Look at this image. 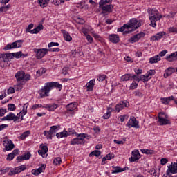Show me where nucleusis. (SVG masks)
I'll use <instances>...</instances> for the list:
<instances>
[{
  "instance_id": "1",
  "label": "nucleus",
  "mask_w": 177,
  "mask_h": 177,
  "mask_svg": "<svg viewBox=\"0 0 177 177\" xmlns=\"http://www.w3.org/2000/svg\"><path fill=\"white\" fill-rule=\"evenodd\" d=\"M52 88H57L59 91H62L63 86L57 82H51L46 83L45 86L38 91L40 97H46L49 96V92L52 91Z\"/></svg>"
},
{
  "instance_id": "2",
  "label": "nucleus",
  "mask_w": 177,
  "mask_h": 177,
  "mask_svg": "<svg viewBox=\"0 0 177 177\" xmlns=\"http://www.w3.org/2000/svg\"><path fill=\"white\" fill-rule=\"evenodd\" d=\"M147 12L149 16V19L150 20L149 26L151 27H156V26H157V21H158V20H161L162 15H161L156 8H149L147 10Z\"/></svg>"
},
{
  "instance_id": "3",
  "label": "nucleus",
  "mask_w": 177,
  "mask_h": 177,
  "mask_svg": "<svg viewBox=\"0 0 177 177\" xmlns=\"http://www.w3.org/2000/svg\"><path fill=\"white\" fill-rule=\"evenodd\" d=\"M60 129V125L52 126L49 131H44V135L47 139H52L53 136H56V133Z\"/></svg>"
},
{
  "instance_id": "4",
  "label": "nucleus",
  "mask_w": 177,
  "mask_h": 177,
  "mask_svg": "<svg viewBox=\"0 0 177 177\" xmlns=\"http://www.w3.org/2000/svg\"><path fill=\"white\" fill-rule=\"evenodd\" d=\"M99 7L102 10V15L104 13H111V12H113V9H114V6H113V4L104 3V1H100Z\"/></svg>"
},
{
  "instance_id": "5",
  "label": "nucleus",
  "mask_w": 177,
  "mask_h": 177,
  "mask_svg": "<svg viewBox=\"0 0 177 177\" xmlns=\"http://www.w3.org/2000/svg\"><path fill=\"white\" fill-rule=\"evenodd\" d=\"M3 139H4L3 141V145L5 147L3 149V151H10V150H13L15 148V144H13L12 140L9 139V137L8 136H5Z\"/></svg>"
},
{
  "instance_id": "6",
  "label": "nucleus",
  "mask_w": 177,
  "mask_h": 177,
  "mask_svg": "<svg viewBox=\"0 0 177 177\" xmlns=\"http://www.w3.org/2000/svg\"><path fill=\"white\" fill-rule=\"evenodd\" d=\"M140 26H142L140 21H138L135 18L130 19V21L127 24L129 31H130V32H132V31H135V30L139 28Z\"/></svg>"
},
{
  "instance_id": "7",
  "label": "nucleus",
  "mask_w": 177,
  "mask_h": 177,
  "mask_svg": "<svg viewBox=\"0 0 177 177\" xmlns=\"http://www.w3.org/2000/svg\"><path fill=\"white\" fill-rule=\"evenodd\" d=\"M158 122L160 125H169L171 124V122L168 120V115L162 112L158 114Z\"/></svg>"
},
{
  "instance_id": "8",
  "label": "nucleus",
  "mask_w": 177,
  "mask_h": 177,
  "mask_svg": "<svg viewBox=\"0 0 177 177\" xmlns=\"http://www.w3.org/2000/svg\"><path fill=\"white\" fill-rule=\"evenodd\" d=\"M21 44H23V41L17 40L13 42L12 44H7L4 48L3 50H9V49H15L16 48H21Z\"/></svg>"
},
{
  "instance_id": "9",
  "label": "nucleus",
  "mask_w": 177,
  "mask_h": 177,
  "mask_svg": "<svg viewBox=\"0 0 177 177\" xmlns=\"http://www.w3.org/2000/svg\"><path fill=\"white\" fill-rule=\"evenodd\" d=\"M132 80H136V81H141L142 77L139 78L136 75H133L131 74L127 73L121 77L122 81H132Z\"/></svg>"
},
{
  "instance_id": "10",
  "label": "nucleus",
  "mask_w": 177,
  "mask_h": 177,
  "mask_svg": "<svg viewBox=\"0 0 177 177\" xmlns=\"http://www.w3.org/2000/svg\"><path fill=\"white\" fill-rule=\"evenodd\" d=\"M35 53H36V57L37 59H42L46 53H48V49L47 48H41V49H34Z\"/></svg>"
},
{
  "instance_id": "11",
  "label": "nucleus",
  "mask_w": 177,
  "mask_h": 177,
  "mask_svg": "<svg viewBox=\"0 0 177 177\" xmlns=\"http://www.w3.org/2000/svg\"><path fill=\"white\" fill-rule=\"evenodd\" d=\"M127 127H129V128H139V122L136 120V118L133 117L132 118H130L129 122L127 123Z\"/></svg>"
},
{
  "instance_id": "12",
  "label": "nucleus",
  "mask_w": 177,
  "mask_h": 177,
  "mask_svg": "<svg viewBox=\"0 0 177 177\" xmlns=\"http://www.w3.org/2000/svg\"><path fill=\"white\" fill-rule=\"evenodd\" d=\"M27 107H28V103H26L24 104L23 109L19 113H17L15 117L18 118V120H20V115H21V121H23L25 115L27 114Z\"/></svg>"
},
{
  "instance_id": "13",
  "label": "nucleus",
  "mask_w": 177,
  "mask_h": 177,
  "mask_svg": "<svg viewBox=\"0 0 177 177\" xmlns=\"http://www.w3.org/2000/svg\"><path fill=\"white\" fill-rule=\"evenodd\" d=\"M145 37V33L144 32H140L138 34H136V35L131 37L129 39V42L131 44H134V42H138L139 39H141V38H143Z\"/></svg>"
},
{
  "instance_id": "14",
  "label": "nucleus",
  "mask_w": 177,
  "mask_h": 177,
  "mask_svg": "<svg viewBox=\"0 0 177 177\" xmlns=\"http://www.w3.org/2000/svg\"><path fill=\"white\" fill-rule=\"evenodd\" d=\"M140 158V153H139V150H136L132 151V156L129 158L130 162H135L138 161Z\"/></svg>"
},
{
  "instance_id": "15",
  "label": "nucleus",
  "mask_w": 177,
  "mask_h": 177,
  "mask_svg": "<svg viewBox=\"0 0 177 177\" xmlns=\"http://www.w3.org/2000/svg\"><path fill=\"white\" fill-rule=\"evenodd\" d=\"M45 168H46V165L42 164L41 165V167H39L38 169H33L32 170V174L35 176H38L39 174H41V172H44V171H45Z\"/></svg>"
},
{
  "instance_id": "16",
  "label": "nucleus",
  "mask_w": 177,
  "mask_h": 177,
  "mask_svg": "<svg viewBox=\"0 0 177 177\" xmlns=\"http://www.w3.org/2000/svg\"><path fill=\"white\" fill-rule=\"evenodd\" d=\"M127 104L128 102L126 100L120 102V103L115 105V111H117V113H120L121 110H124V109L127 107Z\"/></svg>"
},
{
  "instance_id": "17",
  "label": "nucleus",
  "mask_w": 177,
  "mask_h": 177,
  "mask_svg": "<svg viewBox=\"0 0 177 177\" xmlns=\"http://www.w3.org/2000/svg\"><path fill=\"white\" fill-rule=\"evenodd\" d=\"M12 54L10 53H3L0 54V62H8L12 60Z\"/></svg>"
},
{
  "instance_id": "18",
  "label": "nucleus",
  "mask_w": 177,
  "mask_h": 177,
  "mask_svg": "<svg viewBox=\"0 0 177 177\" xmlns=\"http://www.w3.org/2000/svg\"><path fill=\"white\" fill-rule=\"evenodd\" d=\"M1 120L2 121H17V120H19V118L16 117V115H15V113H10L6 117H3Z\"/></svg>"
},
{
  "instance_id": "19",
  "label": "nucleus",
  "mask_w": 177,
  "mask_h": 177,
  "mask_svg": "<svg viewBox=\"0 0 177 177\" xmlns=\"http://www.w3.org/2000/svg\"><path fill=\"white\" fill-rule=\"evenodd\" d=\"M31 158V153L27 152L26 153L17 157V162H21L24 160Z\"/></svg>"
},
{
  "instance_id": "20",
  "label": "nucleus",
  "mask_w": 177,
  "mask_h": 177,
  "mask_svg": "<svg viewBox=\"0 0 177 177\" xmlns=\"http://www.w3.org/2000/svg\"><path fill=\"white\" fill-rule=\"evenodd\" d=\"M95 84L96 82L95 80H91L84 86V88H86L88 92H92V91H93V86H95Z\"/></svg>"
},
{
  "instance_id": "21",
  "label": "nucleus",
  "mask_w": 177,
  "mask_h": 177,
  "mask_svg": "<svg viewBox=\"0 0 177 177\" xmlns=\"http://www.w3.org/2000/svg\"><path fill=\"white\" fill-rule=\"evenodd\" d=\"M109 39L112 44H118L120 42V36L115 34H111L109 35Z\"/></svg>"
},
{
  "instance_id": "22",
  "label": "nucleus",
  "mask_w": 177,
  "mask_h": 177,
  "mask_svg": "<svg viewBox=\"0 0 177 177\" xmlns=\"http://www.w3.org/2000/svg\"><path fill=\"white\" fill-rule=\"evenodd\" d=\"M28 56V54H24L21 51L17 53H11V57L12 59H20V57H27Z\"/></svg>"
},
{
  "instance_id": "23",
  "label": "nucleus",
  "mask_w": 177,
  "mask_h": 177,
  "mask_svg": "<svg viewBox=\"0 0 177 177\" xmlns=\"http://www.w3.org/2000/svg\"><path fill=\"white\" fill-rule=\"evenodd\" d=\"M57 107H59L57 104L53 103L45 105L44 109H46L48 111H55Z\"/></svg>"
},
{
  "instance_id": "24",
  "label": "nucleus",
  "mask_w": 177,
  "mask_h": 177,
  "mask_svg": "<svg viewBox=\"0 0 177 177\" xmlns=\"http://www.w3.org/2000/svg\"><path fill=\"white\" fill-rule=\"evenodd\" d=\"M165 35V32H160L151 37V41H160L162 37Z\"/></svg>"
},
{
  "instance_id": "25",
  "label": "nucleus",
  "mask_w": 177,
  "mask_h": 177,
  "mask_svg": "<svg viewBox=\"0 0 177 177\" xmlns=\"http://www.w3.org/2000/svg\"><path fill=\"white\" fill-rule=\"evenodd\" d=\"M154 74H156V71L150 70L149 72L147 73L146 75H144L141 77H143L144 82H147V81H149V77H150V75H154Z\"/></svg>"
},
{
  "instance_id": "26",
  "label": "nucleus",
  "mask_w": 177,
  "mask_h": 177,
  "mask_svg": "<svg viewBox=\"0 0 177 177\" xmlns=\"http://www.w3.org/2000/svg\"><path fill=\"white\" fill-rule=\"evenodd\" d=\"M129 169L128 167L124 168H121L120 167H115L114 169L111 171V174H119V172H124V171H127Z\"/></svg>"
},
{
  "instance_id": "27",
  "label": "nucleus",
  "mask_w": 177,
  "mask_h": 177,
  "mask_svg": "<svg viewBox=\"0 0 177 177\" xmlns=\"http://www.w3.org/2000/svg\"><path fill=\"white\" fill-rule=\"evenodd\" d=\"M166 60H167V62H174L177 60V51L172 53L169 56H167L166 57Z\"/></svg>"
},
{
  "instance_id": "28",
  "label": "nucleus",
  "mask_w": 177,
  "mask_h": 177,
  "mask_svg": "<svg viewBox=\"0 0 177 177\" xmlns=\"http://www.w3.org/2000/svg\"><path fill=\"white\" fill-rule=\"evenodd\" d=\"M61 32L64 35V39H65V41H67V42H70V41L73 39L71 36H70V33H68V32L66 31L65 30H62Z\"/></svg>"
},
{
  "instance_id": "29",
  "label": "nucleus",
  "mask_w": 177,
  "mask_h": 177,
  "mask_svg": "<svg viewBox=\"0 0 177 177\" xmlns=\"http://www.w3.org/2000/svg\"><path fill=\"white\" fill-rule=\"evenodd\" d=\"M24 71H21L17 72L15 74V78L17 79V81H23V80H24Z\"/></svg>"
},
{
  "instance_id": "30",
  "label": "nucleus",
  "mask_w": 177,
  "mask_h": 177,
  "mask_svg": "<svg viewBox=\"0 0 177 177\" xmlns=\"http://www.w3.org/2000/svg\"><path fill=\"white\" fill-rule=\"evenodd\" d=\"M160 60H161L160 55H155L154 57L149 58V63L150 64H154V63H158Z\"/></svg>"
},
{
  "instance_id": "31",
  "label": "nucleus",
  "mask_w": 177,
  "mask_h": 177,
  "mask_svg": "<svg viewBox=\"0 0 177 177\" xmlns=\"http://www.w3.org/2000/svg\"><path fill=\"white\" fill-rule=\"evenodd\" d=\"M160 100L163 104H168L171 100H175V97L170 96L168 97L160 98Z\"/></svg>"
},
{
  "instance_id": "32",
  "label": "nucleus",
  "mask_w": 177,
  "mask_h": 177,
  "mask_svg": "<svg viewBox=\"0 0 177 177\" xmlns=\"http://www.w3.org/2000/svg\"><path fill=\"white\" fill-rule=\"evenodd\" d=\"M173 73H175V68H168L165 70V73L164 74L165 78H168L169 75H171Z\"/></svg>"
},
{
  "instance_id": "33",
  "label": "nucleus",
  "mask_w": 177,
  "mask_h": 177,
  "mask_svg": "<svg viewBox=\"0 0 177 177\" xmlns=\"http://www.w3.org/2000/svg\"><path fill=\"white\" fill-rule=\"evenodd\" d=\"M68 135V132L66 130H64L62 132L56 133V136L58 139H61V138H67Z\"/></svg>"
},
{
  "instance_id": "34",
  "label": "nucleus",
  "mask_w": 177,
  "mask_h": 177,
  "mask_svg": "<svg viewBox=\"0 0 177 177\" xmlns=\"http://www.w3.org/2000/svg\"><path fill=\"white\" fill-rule=\"evenodd\" d=\"M66 109L68 111H74L77 109V102L70 103L66 105Z\"/></svg>"
},
{
  "instance_id": "35",
  "label": "nucleus",
  "mask_w": 177,
  "mask_h": 177,
  "mask_svg": "<svg viewBox=\"0 0 177 177\" xmlns=\"http://www.w3.org/2000/svg\"><path fill=\"white\" fill-rule=\"evenodd\" d=\"M41 30H44V25L39 24L38 26H37L35 29L30 31V34H38V32H39Z\"/></svg>"
},
{
  "instance_id": "36",
  "label": "nucleus",
  "mask_w": 177,
  "mask_h": 177,
  "mask_svg": "<svg viewBox=\"0 0 177 177\" xmlns=\"http://www.w3.org/2000/svg\"><path fill=\"white\" fill-rule=\"evenodd\" d=\"M113 111V108L109 106L107 108V112L103 115L104 120H109L111 116V112Z\"/></svg>"
},
{
  "instance_id": "37",
  "label": "nucleus",
  "mask_w": 177,
  "mask_h": 177,
  "mask_svg": "<svg viewBox=\"0 0 177 177\" xmlns=\"http://www.w3.org/2000/svg\"><path fill=\"white\" fill-rule=\"evenodd\" d=\"M124 31H125L126 32H131L129 30V28H128V24H124L123 25V26H122L121 28H118V32H124Z\"/></svg>"
},
{
  "instance_id": "38",
  "label": "nucleus",
  "mask_w": 177,
  "mask_h": 177,
  "mask_svg": "<svg viewBox=\"0 0 177 177\" xmlns=\"http://www.w3.org/2000/svg\"><path fill=\"white\" fill-rule=\"evenodd\" d=\"M10 4H8L7 6H3L2 7H0V13H2L3 12H8V9H10Z\"/></svg>"
},
{
  "instance_id": "39",
  "label": "nucleus",
  "mask_w": 177,
  "mask_h": 177,
  "mask_svg": "<svg viewBox=\"0 0 177 177\" xmlns=\"http://www.w3.org/2000/svg\"><path fill=\"white\" fill-rule=\"evenodd\" d=\"M77 139L81 142V143H84V139L86 138V133H80L78 134L77 136Z\"/></svg>"
},
{
  "instance_id": "40",
  "label": "nucleus",
  "mask_w": 177,
  "mask_h": 177,
  "mask_svg": "<svg viewBox=\"0 0 177 177\" xmlns=\"http://www.w3.org/2000/svg\"><path fill=\"white\" fill-rule=\"evenodd\" d=\"M45 73H46V69L44 68H41L36 72L37 77H41V75H42L43 74H45Z\"/></svg>"
},
{
  "instance_id": "41",
  "label": "nucleus",
  "mask_w": 177,
  "mask_h": 177,
  "mask_svg": "<svg viewBox=\"0 0 177 177\" xmlns=\"http://www.w3.org/2000/svg\"><path fill=\"white\" fill-rule=\"evenodd\" d=\"M102 153L100 151L95 150L90 153L89 157H93V156H95V157H99Z\"/></svg>"
},
{
  "instance_id": "42",
  "label": "nucleus",
  "mask_w": 177,
  "mask_h": 177,
  "mask_svg": "<svg viewBox=\"0 0 177 177\" xmlns=\"http://www.w3.org/2000/svg\"><path fill=\"white\" fill-rule=\"evenodd\" d=\"M54 165H60L62 164V158L60 157L55 158L53 161Z\"/></svg>"
},
{
  "instance_id": "43",
  "label": "nucleus",
  "mask_w": 177,
  "mask_h": 177,
  "mask_svg": "<svg viewBox=\"0 0 177 177\" xmlns=\"http://www.w3.org/2000/svg\"><path fill=\"white\" fill-rule=\"evenodd\" d=\"M71 145H82V143L80 141V139L76 137L71 141Z\"/></svg>"
},
{
  "instance_id": "44",
  "label": "nucleus",
  "mask_w": 177,
  "mask_h": 177,
  "mask_svg": "<svg viewBox=\"0 0 177 177\" xmlns=\"http://www.w3.org/2000/svg\"><path fill=\"white\" fill-rule=\"evenodd\" d=\"M16 174H19V170L17 169V167H15V169H11L10 171L8 173V175L10 176H13V175H16Z\"/></svg>"
},
{
  "instance_id": "45",
  "label": "nucleus",
  "mask_w": 177,
  "mask_h": 177,
  "mask_svg": "<svg viewBox=\"0 0 177 177\" xmlns=\"http://www.w3.org/2000/svg\"><path fill=\"white\" fill-rule=\"evenodd\" d=\"M30 131H26L25 132H24L21 136H20V139H21L22 140H24V139H26L27 138V136H28V135H30Z\"/></svg>"
},
{
  "instance_id": "46",
  "label": "nucleus",
  "mask_w": 177,
  "mask_h": 177,
  "mask_svg": "<svg viewBox=\"0 0 177 177\" xmlns=\"http://www.w3.org/2000/svg\"><path fill=\"white\" fill-rule=\"evenodd\" d=\"M142 153L144 154H154L153 150L150 149H141Z\"/></svg>"
},
{
  "instance_id": "47",
  "label": "nucleus",
  "mask_w": 177,
  "mask_h": 177,
  "mask_svg": "<svg viewBox=\"0 0 177 177\" xmlns=\"http://www.w3.org/2000/svg\"><path fill=\"white\" fill-rule=\"evenodd\" d=\"M39 1V5L41 6V8H46L48 6V4L46 3L45 0H38Z\"/></svg>"
},
{
  "instance_id": "48",
  "label": "nucleus",
  "mask_w": 177,
  "mask_h": 177,
  "mask_svg": "<svg viewBox=\"0 0 177 177\" xmlns=\"http://www.w3.org/2000/svg\"><path fill=\"white\" fill-rule=\"evenodd\" d=\"M8 109L10 110V111H15V110H16V105L14 104H9L8 105Z\"/></svg>"
},
{
  "instance_id": "49",
  "label": "nucleus",
  "mask_w": 177,
  "mask_h": 177,
  "mask_svg": "<svg viewBox=\"0 0 177 177\" xmlns=\"http://www.w3.org/2000/svg\"><path fill=\"white\" fill-rule=\"evenodd\" d=\"M106 75H99L97 76V80L100 82H102V81H104V80H106Z\"/></svg>"
},
{
  "instance_id": "50",
  "label": "nucleus",
  "mask_w": 177,
  "mask_h": 177,
  "mask_svg": "<svg viewBox=\"0 0 177 177\" xmlns=\"http://www.w3.org/2000/svg\"><path fill=\"white\" fill-rule=\"evenodd\" d=\"M26 165H21L17 167V169H18V172L20 174V172H23V171H26Z\"/></svg>"
},
{
  "instance_id": "51",
  "label": "nucleus",
  "mask_w": 177,
  "mask_h": 177,
  "mask_svg": "<svg viewBox=\"0 0 177 177\" xmlns=\"http://www.w3.org/2000/svg\"><path fill=\"white\" fill-rule=\"evenodd\" d=\"M33 28H34V24H29L26 30V32H30L31 34V29Z\"/></svg>"
},
{
  "instance_id": "52",
  "label": "nucleus",
  "mask_w": 177,
  "mask_h": 177,
  "mask_svg": "<svg viewBox=\"0 0 177 177\" xmlns=\"http://www.w3.org/2000/svg\"><path fill=\"white\" fill-rule=\"evenodd\" d=\"M130 89L133 90L136 89L138 88V83L136 82H133L131 85H130Z\"/></svg>"
},
{
  "instance_id": "53",
  "label": "nucleus",
  "mask_w": 177,
  "mask_h": 177,
  "mask_svg": "<svg viewBox=\"0 0 177 177\" xmlns=\"http://www.w3.org/2000/svg\"><path fill=\"white\" fill-rule=\"evenodd\" d=\"M86 38L88 42H89V44H93V38L91 37V36H90L89 35H86Z\"/></svg>"
},
{
  "instance_id": "54",
  "label": "nucleus",
  "mask_w": 177,
  "mask_h": 177,
  "mask_svg": "<svg viewBox=\"0 0 177 177\" xmlns=\"http://www.w3.org/2000/svg\"><path fill=\"white\" fill-rule=\"evenodd\" d=\"M14 158H15V156H14L13 154L11 153H9V154L7 156L6 160H7V161H12V160H13Z\"/></svg>"
},
{
  "instance_id": "55",
  "label": "nucleus",
  "mask_w": 177,
  "mask_h": 177,
  "mask_svg": "<svg viewBox=\"0 0 177 177\" xmlns=\"http://www.w3.org/2000/svg\"><path fill=\"white\" fill-rule=\"evenodd\" d=\"M134 95L137 97H143V94L140 91H135Z\"/></svg>"
},
{
  "instance_id": "56",
  "label": "nucleus",
  "mask_w": 177,
  "mask_h": 177,
  "mask_svg": "<svg viewBox=\"0 0 177 177\" xmlns=\"http://www.w3.org/2000/svg\"><path fill=\"white\" fill-rule=\"evenodd\" d=\"M48 48H52L53 46H59V43L57 42H50L48 44Z\"/></svg>"
},
{
  "instance_id": "57",
  "label": "nucleus",
  "mask_w": 177,
  "mask_h": 177,
  "mask_svg": "<svg viewBox=\"0 0 177 177\" xmlns=\"http://www.w3.org/2000/svg\"><path fill=\"white\" fill-rule=\"evenodd\" d=\"M70 68H68V67H65L62 69V74H64V75H66V74H68V71H69Z\"/></svg>"
},
{
  "instance_id": "58",
  "label": "nucleus",
  "mask_w": 177,
  "mask_h": 177,
  "mask_svg": "<svg viewBox=\"0 0 177 177\" xmlns=\"http://www.w3.org/2000/svg\"><path fill=\"white\" fill-rule=\"evenodd\" d=\"M167 53H168V51L167 50H164L161 51L159 53V55H157V56H159V57H160H160H164L165 55H167Z\"/></svg>"
},
{
  "instance_id": "59",
  "label": "nucleus",
  "mask_w": 177,
  "mask_h": 177,
  "mask_svg": "<svg viewBox=\"0 0 177 177\" xmlns=\"http://www.w3.org/2000/svg\"><path fill=\"white\" fill-rule=\"evenodd\" d=\"M48 52H60V48H53L48 49Z\"/></svg>"
},
{
  "instance_id": "60",
  "label": "nucleus",
  "mask_w": 177,
  "mask_h": 177,
  "mask_svg": "<svg viewBox=\"0 0 177 177\" xmlns=\"http://www.w3.org/2000/svg\"><path fill=\"white\" fill-rule=\"evenodd\" d=\"M167 162H168V159H167V158H162L160 160L161 165H165V164H167Z\"/></svg>"
},
{
  "instance_id": "61",
  "label": "nucleus",
  "mask_w": 177,
  "mask_h": 177,
  "mask_svg": "<svg viewBox=\"0 0 177 177\" xmlns=\"http://www.w3.org/2000/svg\"><path fill=\"white\" fill-rule=\"evenodd\" d=\"M41 149H40V150L43 151L44 153H47V151L48 150V147L46 145H41Z\"/></svg>"
},
{
  "instance_id": "62",
  "label": "nucleus",
  "mask_w": 177,
  "mask_h": 177,
  "mask_svg": "<svg viewBox=\"0 0 177 177\" xmlns=\"http://www.w3.org/2000/svg\"><path fill=\"white\" fill-rule=\"evenodd\" d=\"M169 32H177V28H175V27H170L169 28Z\"/></svg>"
},
{
  "instance_id": "63",
  "label": "nucleus",
  "mask_w": 177,
  "mask_h": 177,
  "mask_svg": "<svg viewBox=\"0 0 177 177\" xmlns=\"http://www.w3.org/2000/svg\"><path fill=\"white\" fill-rule=\"evenodd\" d=\"M106 157L107 160H112V158H114V154L109 153V154L106 155Z\"/></svg>"
},
{
  "instance_id": "64",
  "label": "nucleus",
  "mask_w": 177,
  "mask_h": 177,
  "mask_svg": "<svg viewBox=\"0 0 177 177\" xmlns=\"http://www.w3.org/2000/svg\"><path fill=\"white\" fill-rule=\"evenodd\" d=\"M12 93H15V88L12 87H10L8 90V94L10 95Z\"/></svg>"
}]
</instances>
